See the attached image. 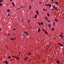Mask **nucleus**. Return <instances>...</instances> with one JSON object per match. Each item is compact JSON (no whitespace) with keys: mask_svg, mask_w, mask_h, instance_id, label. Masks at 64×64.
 <instances>
[{"mask_svg":"<svg viewBox=\"0 0 64 64\" xmlns=\"http://www.w3.org/2000/svg\"><path fill=\"white\" fill-rule=\"evenodd\" d=\"M48 27H51V25L50 24H49L48 25Z\"/></svg>","mask_w":64,"mask_h":64,"instance_id":"obj_21","label":"nucleus"},{"mask_svg":"<svg viewBox=\"0 0 64 64\" xmlns=\"http://www.w3.org/2000/svg\"><path fill=\"white\" fill-rule=\"evenodd\" d=\"M48 22H49V23H50V22H51L50 21V20H48Z\"/></svg>","mask_w":64,"mask_h":64,"instance_id":"obj_25","label":"nucleus"},{"mask_svg":"<svg viewBox=\"0 0 64 64\" xmlns=\"http://www.w3.org/2000/svg\"><path fill=\"white\" fill-rule=\"evenodd\" d=\"M54 26H55V25H54Z\"/></svg>","mask_w":64,"mask_h":64,"instance_id":"obj_50","label":"nucleus"},{"mask_svg":"<svg viewBox=\"0 0 64 64\" xmlns=\"http://www.w3.org/2000/svg\"><path fill=\"white\" fill-rule=\"evenodd\" d=\"M34 18V17H33V18Z\"/></svg>","mask_w":64,"mask_h":64,"instance_id":"obj_55","label":"nucleus"},{"mask_svg":"<svg viewBox=\"0 0 64 64\" xmlns=\"http://www.w3.org/2000/svg\"><path fill=\"white\" fill-rule=\"evenodd\" d=\"M42 30H43V31H44V32H45V30L43 28H42Z\"/></svg>","mask_w":64,"mask_h":64,"instance_id":"obj_27","label":"nucleus"},{"mask_svg":"<svg viewBox=\"0 0 64 64\" xmlns=\"http://www.w3.org/2000/svg\"><path fill=\"white\" fill-rule=\"evenodd\" d=\"M10 14H8V16H10Z\"/></svg>","mask_w":64,"mask_h":64,"instance_id":"obj_39","label":"nucleus"},{"mask_svg":"<svg viewBox=\"0 0 64 64\" xmlns=\"http://www.w3.org/2000/svg\"><path fill=\"white\" fill-rule=\"evenodd\" d=\"M56 62H57V63L58 64H59L60 63V62H59L58 60H57L56 61Z\"/></svg>","mask_w":64,"mask_h":64,"instance_id":"obj_7","label":"nucleus"},{"mask_svg":"<svg viewBox=\"0 0 64 64\" xmlns=\"http://www.w3.org/2000/svg\"><path fill=\"white\" fill-rule=\"evenodd\" d=\"M27 59H28V57L26 58H24V60H27Z\"/></svg>","mask_w":64,"mask_h":64,"instance_id":"obj_26","label":"nucleus"},{"mask_svg":"<svg viewBox=\"0 0 64 64\" xmlns=\"http://www.w3.org/2000/svg\"><path fill=\"white\" fill-rule=\"evenodd\" d=\"M58 44L60 46H62V47H63L64 46V45H63V44H61L60 43H58Z\"/></svg>","mask_w":64,"mask_h":64,"instance_id":"obj_1","label":"nucleus"},{"mask_svg":"<svg viewBox=\"0 0 64 64\" xmlns=\"http://www.w3.org/2000/svg\"><path fill=\"white\" fill-rule=\"evenodd\" d=\"M38 23L40 26L41 25V24H40V22H38Z\"/></svg>","mask_w":64,"mask_h":64,"instance_id":"obj_20","label":"nucleus"},{"mask_svg":"<svg viewBox=\"0 0 64 64\" xmlns=\"http://www.w3.org/2000/svg\"><path fill=\"white\" fill-rule=\"evenodd\" d=\"M44 11H47V10H46L44 9Z\"/></svg>","mask_w":64,"mask_h":64,"instance_id":"obj_36","label":"nucleus"},{"mask_svg":"<svg viewBox=\"0 0 64 64\" xmlns=\"http://www.w3.org/2000/svg\"><path fill=\"white\" fill-rule=\"evenodd\" d=\"M17 59H18V60H19V58L17 56H16L15 57Z\"/></svg>","mask_w":64,"mask_h":64,"instance_id":"obj_9","label":"nucleus"},{"mask_svg":"<svg viewBox=\"0 0 64 64\" xmlns=\"http://www.w3.org/2000/svg\"><path fill=\"white\" fill-rule=\"evenodd\" d=\"M1 28H0V31H1Z\"/></svg>","mask_w":64,"mask_h":64,"instance_id":"obj_44","label":"nucleus"},{"mask_svg":"<svg viewBox=\"0 0 64 64\" xmlns=\"http://www.w3.org/2000/svg\"><path fill=\"white\" fill-rule=\"evenodd\" d=\"M55 3L56 4H57V5H59V3L58 2H55Z\"/></svg>","mask_w":64,"mask_h":64,"instance_id":"obj_11","label":"nucleus"},{"mask_svg":"<svg viewBox=\"0 0 64 64\" xmlns=\"http://www.w3.org/2000/svg\"><path fill=\"white\" fill-rule=\"evenodd\" d=\"M39 3H40V4H41V2H39Z\"/></svg>","mask_w":64,"mask_h":64,"instance_id":"obj_42","label":"nucleus"},{"mask_svg":"<svg viewBox=\"0 0 64 64\" xmlns=\"http://www.w3.org/2000/svg\"><path fill=\"white\" fill-rule=\"evenodd\" d=\"M55 20L56 22H58V20L57 19H55Z\"/></svg>","mask_w":64,"mask_h":64,"instance_id":"obj_12","label":"nucleus"},{"mask_svg":"<svg viewBox=\"0 0 64 64\" xmlns=\"http://www.w3.org/2000/svg\"><path fill=\"white\" fill-rule=\"evenodd\" d=\"M36 13H37V15H39V12L38 10H36Z\"/></svg>","mask_w":64,"mask_h":64,"instance_id":"obj_4","label":"nucleus"},{"mask_svg":"<svg viewBox=\"0 0 64 64\" xmlns=\"http://www.w3.org/2000/svg\"><path fill=\"white\" fill-rule=\"evenodd\" d=\"M2 3H0V6H2Z\"/></svg>","mask_w":64,"mask_h":64,"instance_id":"obj_29","label":"nucleus"},{"mask_svg":"<svg viewBox=\"0 0 64 64\" xmlns=\"http://www.w3.org/2000/svg\"><path fill=\"white\" fill-rule=\"evenodd\" d=\"M47 16L48 17H49V16H50V15H49V14L48 13L47 14Z\"/></svg>","mask_w":64,"mask_h":64,"instance_id":"obj_16","label":"nucleus"},{"mask_svg":"<svg viewBox=\"0 0 64 64\" xmlns=\"http://www.w3.org/2000/svg\"><path fill=\"white\" fill-rule=\"evenodd\" d=\"M30 22V20H29L28 22Z\"/></svg>","mask_w":64,"mask_h":64,"instance_id":"obj_40","label":"nucleus"},{"mask_svg":"<svg viewBox=\"0 0 64 64\" xmlns=\"http://www.w3.org/2000/svg\"><path fill=\"white\" fill-rule=\"evenodd\" d=\"M44 32H45V33H46V34H48V32H47L46 31H44Z\"/></svg>","mask_w":64,"mask_h":64,"instance_id":"obj_19","label":"nucleus"},{"mask_svg":"<svg viewBox=\"0 0 64 64\" xmlns=\"http://www.w3.org/2000/svg\"><path fill=\"white\" fill-rule=\"evenodd\" d=\"M31 53H30V52H29L28 54V55H31Z\"/></svg>","mask_w":64,"mask_h":64,"instance_id":"obj_15","label":"nucleus"},{"mask_svg":"<svg viewBox=\"0 0 64 64\" xmlns=\"http://www.w3.org/2000/svg\"><path fill=\"white\" fill-rule=\"evenodd\" d=\"M22 21H23V20H22Z\"/></svg>","mask_w":64,"mask_h":64,"instance_id":"obj_56","label":"nucleus"},{"mask_svg":"<svg viewBox=\"0 0 64 64\" xmlns=\"http://www.w3.org/2000/svg\"><path fill=\"white\" fill-rule=\"evenodd\" d=\"M45 5H46V6H49V5H50V4H45Z\"/></svg>","mask_w":64,"mask_h":64,"instance_id":"obj_18","label":"nucleus"},{"mask_svg":"<svg viewBox=\"0 0 64 64\" xmlns=\"http://www.w3.org/2000/svg\"><path fill=\"white\" fill-rule=\"evenodd\" d=\"M10 16V17H11V16Z\"/></svg>","mask_w":64,"mask_h":64,"instance_id":"obj_48","label":"nucleus"},{"mask_svg":"<svg viewBox=\"0 0 64 64\" xmlns=\"http://www.w3.org/2000/svg\"><path fill=\"white\" fill-rule=\"evenodd\" d=\"M4 63H6V64H8V62L7 61H4Z\"/></svg>","mask_w":64,"mask_h":64,"instance_id":"obj_2","label":"nucleus"},{"mask_svg":"<svg viewBox=\"0 0 64 64\" xmlns=\"http://www.w3.org/2000/svg\"><path fill=\"white\" fill-rule=\"evenodd\" d=\"M10 35V34H7V35H8V36H9V35Z\"/></svg>","mask_w":64,"mask_h":64,"instance_id":"obj_34","label":"nucleus"},{"mask_svg":"<svg viewBox=\"0 0 64 64\" xmlns=\"http://www.w3.org/2000/svg\"><path fill=\"white\" fill-rule=\"evenodd\" d=\"M3 1V0H0V2H2Z\"/></svg>","mask_w":64,"mask_h":64,"instance_id":"obj_28","label":"nucleus"},{"mask_svg":"<svg viewBox=\"0 0 64 64\" xmlns=\"http://www.w3.org/2000/svg\"><path fill=\"white\" fill-rule=\"evenodd\" d=\"M53 24V25H55V23L54 22Z\"/></svg>","mask_w":64,"mask_h":64,"instance_id":"obj_41","label":"nucleus"},{"mask_svg":"<svg viewBox=\"0 0 64 64\" xmlns=\"http://www.w3.org/2000/svg\"><path fill=\"white\" fill-rule=\"evenodd\" d=\"M19 8H18V9H19Z\"/></svg>","mask_w":64,"mask_h":64,"instance_id":"obj_52","label":"nucleus"},{"mask_svg":"<svg viewBox=\"0 0 64 64\" xmlns=\"http://www.w3.org/2000/svg\"><path fill=\"white\" fill-rule=\"evenodd\" d=\"M24 33H25V34H26V35H28L29 34V33H28L26 32H24Z\"/></svg>","mask_w":64,"mask_h":64,"instance_id":"obj_3","label":"nucleus"},{"mask_svg":"<svg viewBox=\"0 0 64 64\" xmlns=\"http://www.w3.org/2000/svg\"><path fill=\"white\" fill-rule=\"evenodd\" d=\"M30 9H31V5H30Z\"/></svg>","mask_w":64,"mask_h":64,"instance_id":"obj_22","label":"nucleus"},{"mask_svg":"<svg viewBox=\"0 0 64 64\" xmlns=\"http://www.w3.org/2000/svg\"><path fill=\"white\" fill-rule=\"evenodd\" d=\"M37 15H35V17H34V18H37Z\"/></svg>","mask_w":64,"mask_h":64,"instance_id":"obj_17","label":"nucleus"},{"mask_svg":"<svg viewBox=\"0 0 64 64\" xmlns=\"http://www.w3.org/2000/svg\"><path fill=\"white\" fill-rule=\"evenodd\" d=\"M12 5L14 6H15V4L14 2H13L12 3Z\"/></svg>","mask_w":64,"mask_h":64,"instance_id":"obj_14","label":"nucleus"},{"mask_svg":"<svg viewBox=\"0 0 64 64\" xmlns=\"http://www.w3.org/2000/svg\"><path fill=\"white\" fill-rule=\"evenodd\" d=\"M49 6H50L49 8H50V7H51V5L50 4Z\"/></svg>","mask_w":64,"mask_h":64,"instance_id":"obj_31","label":"nucleus"},{"mask_svg":"<svg viewBox=\"0 0 64 64\" xmlns=\"http://www.w3.org/2000/svg\"><path fill=\"white\" fill-rule=\"evenodd\" d=\"M12 57H14V58H15V57H16V56H12Z\"/></svg>","mask_w":64,"mask_h":64,"instance_id":"obj_33","label":"nucleus"},{"mask_svg":"<svg viewBox=\"0 0 64 64\" xmlns=\"http://www.w3.org/2000/svg\"><path fill=\"white\" fill-rule=\"evenodd\" d=\"M53 2H54V1H53V0H51Z\"/></svg>","mask_w":64,"mask_h":64,"instance_id":"obj_38","label":"nucleus"},{"mask_svg":"<svg viewBox=\"0 0 64 64\" xmlns=\"http://www.w3.org/2000/svg\"><path fill=\"white\" fill-rule=\"evenodd\" d=\"M61 34H63V32L61 33Z\"/></svg>","mask_w":64,"mask_h":64,"instance_id":"obj_45","label":"nucleus"},{"mask_svg":"<svg viewBox=\"0 0 64 64\" xmlns=\"http://www.w3.org/2000/svg\"><path fill=\"white\" fill-rule=\"evenodd\" d=\"M53 7V8L55 9V10H56V8L55 6H52Z\"/></svg>","mask_w":64,"mask_h":64,"instance_id":"obj_8","label":"nucleus"},{"mask_svg":"<svg viewBox=\"0 0 64 64\" xmlns=\"http://www.w3.org/2000/svg\"><path fill=\"white\" fill-rule=\"evenodd\" d=\"M16 39V38H11L10 40H15V39Z\"/></svg>","mask_w":64,"mask_h":64,"instance_id":"obj_6","label":"nucleus"},{"mask_svg":"<svg viewBox=\"0 0 64 64\" xmlns=\"http://www.w3.org/2000/svg\"><path fill=\"white\" fill-rule=\"evenodd\" d=\"M60 37H61V38H63V36H62L61 34L60 35Z\"/></svg>","mask_w":64,"mask_h":64,"instance_id":"obj_13","label":"nucleus"},{"mask_svg":"<svg viewBox=\"0 0 64 64\" xmlns=\"http://www.w3.org/2000/svg\"><path fill=\"white\" fill-rule=\"evenodd\" d=\"M32 1H33V0H31Z\"/></svg>","mask_w":64,"mask_h":64,"instance_id":"obj_51","label":"nucleus"},{"mask_svg":"<svg viewBox=\"0 0 64 64\" xmlns=\"http://www.w3.org/2000/svg\"><path fill=\"white\" fill-rule=\"evenodd\" d=\"M44 18H45V19L46 20H47V21H48V18H47L46 16H45L44 17Z\"/></svg>","mask_w":64,"mask_h":64,"instance_id":"obj_5","label":"nucleus"},{"mask_svg":"<svg viewBox=\"0 0 64 64\" xmlns=\"http://www.w3.org/2000/svg\"><path fill=\"white\" fill-rule=\"evenodd\" d=\"M14 30H15V29H14Z\"/></svg>","mask_w":64,"mask_h":64,"instance_id":"obj_49","label":"nucleus"},{"mask_svg":"<svg viewBox=\"0 0 64 64\" xmlns=\"http://www.w3.org/2000/svg\"><path fill=\"white\" fill-rule=\"evenodd\" d=\"M52 10H53V11H54V10L53 9V8H52Z\"/></svg>","mask_w":64,"mask_h":64,"instance_id":"obj_35","label":"nucleus"},{"mask_svg":"<svg viewBox=\"0 0 64 64\" xmlns=\"http://www.w3.org/2000/svg\"><path fill=\"white\" fill-rule=\"evenodd\" d=\"M43 10H44L45 9H44V8H43Z\"/></svg>","mask_w":64,"mask_h":64,"instance_id":"obj_43","label":"nucleus"},{"mask_svg":"<svg viewBox=\"0 0 64 64\" xmlns=\"http://www.w3.org/2000/svg\"><path fill=\"white\" fill-rule=\"evenodd\" d=\"M55 39H56V38H54V40H55Z\"/></svg>","mask_w":64,"mask_h":64,"instance_id":"obj_53","label":"nucleus"},{"mask_svg":"<svg viewBox=\"0 0 64 64\" xmlns=\"http://www.w3.org/2000/svg\"><path fill=\"white\" fill-rule=\"evenodd\" d=\"M21 8H23V6H21Z\"/></svg>","mask_w":64,"mask_h":64,"instance_id":"obj_46","label":"nucleus"},{"mask_svg":"<svg viewBox=\"0 0 64 64\" xmlns=\"http://www.w3.org/2000/svg\"><path fill=\"white\" fill-rule=\"evenodd\" d=\"M40 24L42 25H43V23L42 22H41L40 23Z\"/></svg>","mask_w":64,"mask_h":64,"instance_id":"obj_23","label":"nucleus"},{"mask_svg":"<svg viewBox=\"0 0 64 64\" xmlns=\"http://www.w3.org/2000/svg\"><path fill=\"white\" fill-rule=\"evenodd\" d=\"M48 48H50V47L49 46H48Z\"/></svg>","mask_w":64,"mask_h":64,"instance_id":"obj_37","label":"nucleus"},{"mask_svg":"<svg viewBox=\"0 0 64 64\" xmlns=\"http://www.w3.org/2000/svg\"><path fill=\"white\" fill-rule=\"evenodd\" d=\"M52 30H54V28H53L52 29Z\"/></svg>","mask_w":64,"mask_h":64,"instance_id":"obj_32","label":"nucleus"},{"mask_svg":"<svg viewBox=\"0 0 64 64\" xmlns=\"http://www.w3.org/2000/svg\"><path fill=\"white\" fill-rule=\"evenodd\" d=\"M10 9H9L7 10V11L9 12H10Z\"/></svg>","mask_w":64,"mask_h":64,"instance_id":"obj_24","label":"nucleus"},{"mask_svg":"<svg viewBox=\"0 0 64 64\" xmlns=\"http://www.w3.org/2000/svg\"><path fill=\"white\" fill-rule=\"evenodd\" d=\"M7 6H8V5L7 4Z\"/></svg>","mask_w":64,"mask_h":64,"instance_id":"obj_54","label":"nucleus"},{"mask_svg":"<svg viewBox=\"0 0 64 64\" xmlns=\"http://www.w3.org/2000/svg\"><path fill=\"white\" fill-rule=\"evenodd\" d=\"M10 1H12V0H10Z\"/></svg>","mask_w":64,"mask_h":64,"instance_id":"obj_47","label":"nucleus"},{"mask_svg":"<svg viewBox=\"0 0 64 64\" xmlns=\"http://www.w3.org/2000/svg\"><path fill=\"white\" fill-rule=\"evenodd\" d=\"M38 33H39V32H40V31H41V30H40V28H39L38 30Z\"/></svg>","mask_w":64,"mask_h":64,"instance_id":"obj_10","label":"nucleus"},{"mask_svg":"<svg viewBox=\"0 0 64 64\" xmlns=\"http://www.w3.org/2000/svg\"><path fill=\"white\" fill-rule=\"evenodd\" d=\"M8 58H10H10H11V57L10 56H8Z\"/></svg>","mask_w":64,"mask_h":64,"instance_id":"obj_30","label":"nucleus"}]
</instances>
